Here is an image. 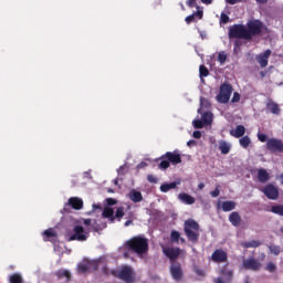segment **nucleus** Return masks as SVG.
Listing matches in <instances>:
<instances>
[{
	"label": "nucleus",
	"mask_w": 283,
	"mask_h": 283,
	"mask_svg": "<svg viewBox=\"0 0 283 283\" xmlns=\"http://www.w3.org/2000/svg\"><path fill=\"white\" fill-rule=\"evenodd\" d=\"M264 30V22L261 20H250L247 27L243 24H234L229 29V39H244L251 41L253 36H260Z\"/></svg>",
	"instance_id": "obj_1"
},
{
	"label": "nucleus",
	"mask_w": 283,
	"mask_h": 283,
	"mask_svg": "<svg viewBox=\"0 0 283 283\" xmlns=\"http://www.w3.org/2000/svg\"><path fill=\"white\" fill-rule=\"evenodd\" d=\"M124 248L138 258H145L149 253V240L143 235H136L126 241Z\"/></svg>",
	"instance_id": "obj_2"
},
{
	"label": "nucleus",
	"mask_w": 283,
	"mask_h": 283,
	"mask_svg": "<svg viewBox=\"0 0 283 283\" xmlns=\"http://www.w3.org/2000/svg\"><path fill=\"white\" fill-rule=\"evenodd\" d=\"M111 275L113 277H117V280H122L125 283H134L136 282V273H134V269L129 265H122L118 269L112 270Z\"/></svg>",
	"instance_id": "obj_3"
},
{
	"label": "nucleus",
	"mask_w": 283,
	"mask_h": 283,
	"mask_svg": "<svg viewBox=\"0 0 283 283\" xmlns=\"http://www.w3.org/2000/svg\"><path fill=\"white\" fill-rule=\"evenodd\" d=\"M159 160V169H169L170 165H180L182 163V156L180 155V150L176 149L174 151H167L164 154Z\"/></svg>",
	"instance_id": "obj_4"
},
{
	"label": "nucleus",
	"mask_w": 283,
	"mask_h": 283,
	"mask_svg": "<svg viewBox=\"0 0 283 283\" xmlns=\"http://www.w3.org/2000/svg\"><path fill=\"white\" fill-rule=\"evenodd\" d=\"M184 231L189 242L196 243L200 238V224L193 219H188L184 223Z\"/></svg>",
	"instance_id": "obj_5"
},
{
	"label": "nucleus",
	"mask_w": 283,
	"mask_h": 283,
	"mask_svg": "<svg viewBox=\"0 0 283 283\" xmlns=\"http://www.w3.org/2000/svg\"><path fill=\"white\" fill-rule=\"evenodd\" d=\"M90 238V232L85 231L83 226H75L73 228V234H71L67 239V242H85Z\"/></svg>",
	"instance_id": "obj_6"
},
{
	"label": "nucleus",
	"mask_w": 283,
	"mask_h": 283,
	"mask_svg": "<svg viewBox=\"0 0 283 283\" xmlns=\"http://www.w3.org/2000/svg\"><path fill=\"white\" fill-rule=\"evenodd\" d=\"M231 94H233V86L231 84H221L219 94L217 95L218 103H229Z\"/></svg>",
	"instance_id": "obj_7"
},
{
	"label": "nucleus",
	"mask_w": 283,
	"mask_h": 283,
	"mask_svg": "<svg viewBox=\"0 0 283 283\" xmlns=\"http://www.w3.org/2000/svg\"><path fill=\"white\" fill-rule=\"evenodd\" d=\"M170 275L175 282H182L185 279V271L180 262H172L169 266Z\"/></svg>",
	"instance_id": "obj_8"
},
{
	"label": "nucleus",
	"mask_w": 283,
	"mask_h": 283,
	"mask_svg": "<svg viewBox=\"0 0 283 283\" xmlns=\"http://www.w3.org/2000/svg\"><path fill=\"white\" fill-rule=\"evenodd\" d=\"M220 276L216 279V283H231L233 280V270H229L227 265H223L219 271Z\"/></svg>",
	"instance_id": "obj_9"
},
{
	"label": "nucleus",
	"mask_w": 283,
	"mask_h": 283,
	"mask_svg": "<svg viewBox=\"0 0 283 283\" xmlns=\"http://www.w3.org/2000/svg\"><path fill=\"white\" fill-rule=\"evenodd\" d=\"M261 191L269 200H277L280 198V190L273 184H268Z\"/></svg>",
	"instance_id": "obj_10"
},
{
	"label": "nucleus",
	"mask_w": 283,
	"mask_h": 283,
	"mask_svg": "<svg viewBox=\"0 0 283 283\" xmlns=\"http://www.w3.org/2000/svg\"><path fill=\"white\" fill-rule=\"evenodd\" d=\"M211 260L212 262H216V264H222L229 260V254L222 249H217L211 254Z\"/></svg>",
	"instance_id": "obj_11"
},
{
	"label": "nucleus",
	"mask_w": 283,
	"mask_h": 283,
	"mask_svg": "<svg viewBox=\"0 0 283 283\" xmlns=\"http://www.w3.org/2000/svg\"><path fill=\"white\" fill-rule=\"evenodd\" d=\"M163 252L170 260V262H178V258H180V248H163Z\"/></svg>",
	"instance_id": "obj_12"
},
{
	"label": "nucleus",
	"mask_w": 283,
	"mask_h": 283,
	"mask_svg": "<svg viewBox=\"0 0 283 283\" xmlns=\"http://www.w3.org/2000/svg\"><path fill=\"white\" fill-rule=\"evenodd\" d=\"M271 57V50H265L263 53L255 55V61L260 67H266L269 65V59Z\"/></svg>",
	"instance_id": "obj_13"
},
{
	"label": "nucleus",
	"mask_w": 283,
	"mask_h": 283,
	"mask_svg": "<svg viewBox=\"0 0 283 283\" xmlns=\"http://www.w3.org/2000/svg\"><path fill=\"white\" fill-rule=\"evenodd\" d=\"M261 264L255 259H247L243 261V269L245 271H260Z\"/></svg>",
	"instance_id": "obj_14"
},
{
	"label": "nucleus",
	"mask_w": 283,
	"mask_h": 283,
	"mask_svg": "<svg viewBox=\"0 0 283 283\" xmlns=\"http://www.w3.org/2000/svg\"><path fill=\"white\" fill-rule=\"evenodd\" d=\"M265 107L266 112H270V114H274L275 116H280L282 112L280 104L275 103L273 99H269Z\"/></svg>",
	"instance_id": "obj_15"
},
{
	"label": "nucleus",
	"mask_w": 283,
	"mask_h": 283,
	"mask_svg": "<svg viewBox=\"0 0 283 283\" xmlns=\"http://www.w3.org/2000/svg\"><path fill=\"white\" fill-rule=\"evenodd\" d=\"M54 275L57 280H65L66 283L72 282V273L69 270L60 269L54 273Z\"/></svg>",
	"instance_id": "obj_16"
},
{
	"label": "nucleus",
	"mask_w": 283,
	"mask_h": 283,
	"mask_svg": "<svg viewBox=\"0 0 283 283\" xmlns=\"http://www.w3.org/2000/svg\"><path fill=\"white\" fill-rule=\"evenodd\" d=\"M69 207H72V209H75L76 211L83 209V199L77 198V197L70 198Z\"/></svg>",
	"instance_id": "obj_17"
},
{
	"label": "nucleus",
	"mask_w": 283,
	"mask_h": 283,
	"mask_svg": "<svg viewBox=\"0 0 283 283\" xmlns=\"http://www.w3.org/2000/svg\"><path fill=\"white\" fill-rule=\"evenodd\" d=\"M128 198L132 200V202L135 203L143 202V192L136 189H132L128 193Z\"/></svg>",
	"instance_id": "obj_18"
},
{
	"label": "nucleus",
	"mask_w": 283,
	"mask_h": 283,
	"mask_svg": "<svg viewBox=\"0 0 283 283\" xmlns=\"http://www.w3.org/2000/svg\"><path fill=\"white\" fill-rule=\"evenodd\" d=\"M247 134V128L244 125H238L235 129L230 130V136H233V138H242Z\"/></svg>",
	"instance_id": "obj_19"
},
{
	"label": "nucleus",
	"mask_w": 283,
	"mask_h": 283,
	"mask_svg": "<svg viewBox=\"0 0 283 283\" xmlns=\"http://www.w3.org/2000/svg\"><path fill=\"white\" fill-rule=\"evenodd\" d=\"M258 180H259V182H262V184L269 182V180H271V175H269L266 169L260 168L258 170Z\"/></svg>",
	"instance_id": "obj_20"
},
{
	"label": "nucleus",
	"mask_w": 283,
	"mask_h": 283,
	"mask_svg": "<svg viewBox=\"0 0 283 283\" xmlns=\"http://www.w3.org/2000/svg\"><path fill=\"white\" fill-rule=\"evenodd\" d=\"M229 221L231 222L232 227H240V222H242V217L238 211L231 212L229 216Z\"/></svg>",
	"instance_id": "obj_21"
},
{
	"label": "nucleus",
	"mask_w": 283,
	"mask_h": 283,
	"mask_svg": "<svg viewBox=\"0 0 283 283\" xmlns=\"http://www.w3.org/2000/svg\"><path fill=\"white\" fill-rule=\"evenodd\" d=\"M179 200H181V202H185V205H195L196 203V198H193L191 195L188 193H179L178 196Z\"/></svg>",
	"instance_id": "obj_22"
},
{
	"label": "nucleus",
	"mask_w": 283,
	"mask_h": 283,
	"mask_svg": "<svg viewBox=\"0 0 283 283\" xmlns=\"http://www.w3.org/2000/svg\"><path fill=\"white\" fill-rule=\"evenodd\" d=\"M243 249H258V247H262V242L259 240L245 241L241 243Z\"/></svg>",
	"instance_id": "obj_23"
},
{
	"label": "nucleus",
	"mask_w": 283,
	"mask_h": 283,
	"mask_svg": "<svg viewBox=\"0 0 283 283\" xmlns=\"http://www.w3.org/2000/svg\"><path fill=\"white\" fill-rule=\"evenodd\" d=\"M238 203H235V201H223L221 203V209L222 211L229 212V211H233V209H235Z\"/></svg>",
	"instance_id": "obj_24"
},
{
	"label": "nucleus",
	"mask_w": 283,
	"mask_h": 283,
	"mask_svg": "<svg viewBox=\"0 0 283 283\" xmlns=\"http://www.w3.org/2000/svg\"><path fill=\"white\" fill-rule=\"evenodd\" d=\"M219 149L221 151V154H223L224 156H227V154H229V151H231V144L222 140L219 144Z\"/></svg>",
	"instance_id": "obj_25"
},
{
	"label": "nucleus",
	"mask_w": 283,
	"mask_h": 283,
	"mask_svg": "<svg viewBox=\"0 0 283 283\" xmlns=\"http://www.w3.org/2000/svg\"><path fill=\"white\" fill-rule=\"evenodd\" d=\"M201 120L203 122V125H211V123H213V114L211 112L203 113Z\"/></svg>",
	"instance_id": "obj_26"
},
{
	"label": "nucleus",
	"mask_w": 283,
	"mask_h": 283,
	"mask_svg": "<svg viewBox=\"0 0 283 283\" xmlns=\"http://www.w3.org/2000/svg\"><path fill=\"white\" fill-rule=\"evenodd\" d=\"M103 218H109L111 222H114L116 220V217H114V209L112 208H105L102 212Z\"/></svg>",
	"instance_id": "obj_27"
},
{
	"label": "nucleus",
	"mask_w": 283,
	"mask_h": 283,
	"mask_svg": "<svg viewBox=\"0 0 283 283\" xmlns=\"http://www.w3.org/2000/svg\"><path fill=\"white\" fill-rule=\"evenodd\" d=\"M9 283H23V276L20 273H13L9 276Z\"/></svg>",
	"instance_id": "obj_28"
},
{
	"label": "nucleus",
	"mask_w": 283,
	"mask_h": 283,
	"mask_svg": "<svg viewBox=\"0 0 283 283\" xmlns=\"http://www.w3.org/2000/svg\"><path fill=\"white\" fill-rule=\"evenodd\" d=\"M239 145H240L243 149H248V147L251 145V137H249V136L241 137V138L239 139Z\"/></svg>",
	"instance_id": "obj_29"
},
{
	"label": "nucleus",
	"mask_w": 283,
	"mask_h": 283,
	"mask_svg": "<svg viewBox=\"0 0 283 283\" xmlns=\"http://www.w3.org/2000/svg\"><path fill=\"white\" fill-rule=\"evenodd\" d=\"M44 242H48L50 238H56V231H54L52 228H49L48 230H44Z\"/></svg>",
	"instance_id": "obj_30"
},
{
	"label": "nucleus",
	"mask_w": 283,
	"mask_h": 283,
	"mask_svg": "<svg viewBox=\"0 0 283 283\" xmlns=\"http://www.w3.org/2000/svg\"><path fill=\"white\" fill-rule=\"evenodd\" d=\"M199 76H200L201 81H205V78H207V76H209V69H207V66H205V64H201L199 66Z\"/></svg>",
	"instance_id": "obj_31"
},
{
	"label": "nucleus",
	"mask_w": 283,
	"mask_h": 283,
	"mask_svg": "<svg viewBox=\"0 0 283 283\" xmlns=\"http://www.w3.org/2000/svg\"><path fill=\"white\" fill-rule=\"evenodd\" d=\"M170 189H176V182L164 184L160 186V191H163V193H167Z\"/></svg>",
	"instance_id": "obj_32"
},
{
	"label": "nucleus",
	"mask_w": 283,
	"mask_h": 283,
	"mask_svg": "<svg viewBox=\"0 0 283 283\" xmlns=\"http://www.w3.org/2000/svg\"><path fill=\"white\" fill-rule=\"evenodd\" d=\"M270 211L272 213H275L276 216H282L283 217V206L282 205L272 206Z\"/></svg>",
	"instance_id": "obj_33"
},
{
	"label": "nucleus",
	"mask_w": 283,
	"mask_h": 283,
	"mask_svg": "<svg viewBox=\"0 0 283 283\" xmlns=\"http://www.w3.org/2000/svg\"><path fill=\"white\" fill-rule=\"evenodd\" d=\"M170 241L178 244V242H180V232L172 230L170 233Z\"/></svg>",
	"instance_id": "obj_34"
},
{
	"label": "nucleus",
	"mask_w": 283,
	"mask_h": 283,
	"mask_svg": "<svg viewBox=\"0 0 283 283\" xmlns=\"http://www.w3.org/2000/svg\"><path fill=\"white\" fill-rule=\"evenodd\" d=\"M124 216H125V208L124 207L117 208L114 218H117L118 220H120V218H123Z\"/></svg>",
	"instance_id": "obj_35"
},
{
	"label": "nucleus",
	"mask_w": 283,
	"mask_h": 283,
	"mask_svg": "<svg viewBox=\"0 0 283 283\" xmlns=\"http://www.w3.org/2000/svg\"><path fill=\"white\" fill-rule=\"evenodd\" d=\"M192 125L195 127V129H202V127H205V122L202 119H195L192 122Z\"/></svg>",
	"instance_id": "obj_36"
},
{
	"label": "nucleus",
	"mask_w": 283,
	"mask_h": 283,
	"mask_svg": "<svg viewBox=\"0 0 283 283\" xmlns=\"http://www.w3.org/2000/svg\"><path fill=\"white\" fill-rule=\"evenodd\" d=\"M78 273H87L90 271V266L85 263H82L77 266Z\"/></svg>",
	"instance_id": "obj_37"
},
{
	"label": "nucleus",
	"mask_w": 283,
	"mask_h": 283,
	"mask_svg": "<svg viewBox=\"0 0 283 283\" xmlns=\"http://www.w3.org/2000/svg\"><path fill=\"white\" fill-rule=\"evenodd\" d=\"M266 271H269L270 273H275L276 269H277V265H275V263L273 262H269L266 264Z\"/></svg>",
	"instance_id": "obj_38"
},
{
	"label": "nucleus",
	"mask_w": 283,
	"mask_h": 283,
	"mask_svg": "<svg viewBox=\"0 0 283 283\" xmlns=\"http://www.w3.org/2000/svg\"><path fill=\"white\" fill-rule=\"evenodd\" d=\"M270 252L273 253V255H280V253H281L280 245H271L270 247Z\"/></svg>",
	"instance_id": "obj_39"
},
{
	"label": "nucleus",
	"mask_w": 283,
	"mask_h": 283,
	"mask_svg": "<svg viewBox=\"0 0 283 283\" xmlns=\"http://www.w3.org/2000/svg\"><path fill=\"white\" fill-rule=\"evenodd\" d=\"M258 139L260 140V143H268L269 142V136H266V134H264V133H259L258 134Z\"/></svg>",
	"instance_id": "obj_40"
},
{
	"label": "nucleus",
	"mask_w": 283,
	"mask_h": 283,
	"mask_svg": "<svg viewBox=\"0 0 283 283\" xmlns=\"http://www.w3.org/2000/svg\"><path fill=\"white\" fill-rule=\"evenodd\" d=\"M230 21V18L229 15H227V13L222 12L221 15H220V23H229Z\"/></svg>",
	"instance_id": "obj_41"
},
{
	"label": "nucleus",
	"mask_w": 283,
	"mask_h": 283,
	"mask_svg": "<svg viewBox=\"0 0 283 283\" xmlns=\"http://www.w3.org/2000/svg\"><path fill=\"white\" fill-rule=\"evenodd\" d=\"M210 196L212 198H218V196H220V185H217L216 189L213 191H210Z\"/></svg>",
	"instance_id": "obj_42"
},
{
	"label": "nucleus",
	"mask_w": 283,
	"mask_h": 283,
	"mask_svg": "<svg viewBox=\"0 0 283 283\" xmlns=\"http://www.w3.org/2000/svg\"><path fill=\"white\" fill-rule=\"evenodd\" d=\"M218 61L219 63H227V55L224 54V52H221L218 54Z\"/></svg>",
	"instance_id": "obj_43"
},
{
	"label": "nucleus",
	"mask_w": 283,
	"mask_h": 283,
	"mask_svg": "<svg viewBox=\"0 0 283 283\" xmlns=\"http://www.w3.org/2000/svg\"><path fill=\"white\" fill-rule=\"evenodd\" d=\"M186 23L189 25L190 23H193L196 21V14H190L188 17H186L185 19Z\"/></svg>",
	"instance_id": "obj_44"
},
{
	"label": "nucleus",
	"mask_w": 283,
	"mask_h": 283,
	"mask_svg": "<svg viewBox=\"0 0 283 283\" xmlns=\"http://www.w3.org/2000/svg\"><path fill=\"white\" fill-rule=\"evenodd\" d=\"M147 180H148V182H151L153 185H156V182H158V178H156V176H154V175H148Z\"/></svg>",
	"instance_id": "obj_45"
},
{
	"label": "nucleus",
	"mask_w": 283,
	"mask_h": 283,
	"mask_svg": "<svg viewBox=\"0 0 283 283\" xmlns=\"http://www.w3.org/2000/svg\"><path fill=\"white\" fill-rule=\"evenodd\" d=\"M231 102L232 103H240V93L234 92Z\"/></svg>",
	"instance_id": "obj_46"
},
{
	"label": "nucleus",
	"mask_w": 283,
	"mask_h": 283,
	"mask_svg": "<svg viewBox=\"0 0 283 283\" xmlns=\"http://www.w3.org/2000/svg\"><path fill=\"white\" fill-rule=\"evenodd\" d=\"M186 3L188 8H199L196 0H188Z\"/></svg>",
	"instance_id": "obj_47"
},
{
	"label": "nucleus",
	"mask_w": 283,
	"mask_h": 283,
	"mask_svg": "<svg viewBox=\"0 0 283 283\" xmlns=\"http://www.w3.org/2000/svg\"><path fill=\"white\" fill-rule=\"evenodd\" d=\"M117 174L119 176H125V165L120 166L118 169H117Z\"/></svg>",
	"instance_id": "obj_48"
},
{
	"label": "nucleus",
	"mask_w": 283,
	"mask_h": 283,
	"mask_svg": "<svg viewBox=\"0 0 283 283\" xmlns=\"http://www.w3.org/2000/svg\"><path fill=\"white\" fill-rule=\"evenodd\" d=\"M192 136H193V138H202V133L200 132V130H195L193 133H192Z\"/></svg>",
	"instance_id": "obj_49"
},
{
	"label": "nucleus",
	"mask_w": 283,
	"mask_h": 283,
	"mask_svg": "<svg viewBox=\"0 0 283 283\" xmlns=\"http://www.w3.org/2000/svg\"><path fill=\"white\" fill-rule=\"evenodd\" d=\"M106 202H107V205H109V207H113V205H116V199H114V198H107V199H106Z\"/></svg>",
	"instance_id": "obj_50"
},
{
	"label": "nucleus",
	"mask_w": 283,
	"mask_h": 283,
	"mask_svg": "<svg viewBox=\"0 0 283 283\" xmlns=\"http://www.w3.org/2000/svg\"><path fill=\"white\" fill-rule=\"evenodd\" d=\"M195 17H198V19H202L205 12L202 10H198L197 12L193 13Z\"/></svg>",
	"instance_id": "obj_51"
},
{
	"label": "nucleus",
	"mask_w": 283,
	"mask_h": 283,
	"mask_svg": "<svg viewBox=\"0 0 283 283\" xmlns=\"http://www.w3.org/2000/svg\"><path fill=\"white\" fill-rule=\"evenodd\" d=\"M230 6H235V3H242V0H226Z\"/></svg>",
	"instance_id": "obj_52"
},
{
	"label": "nucleus",
	"mask_w": 283,
	"mask_h": 283,
	"mask_svg": "<svg viewBox=\"0 0 283 283\" xmlns=\"http://www.w3.org/2000/svg\"><path fill=\"white\" fill-rule=\"evenodd\" d=\"M145 167H147V163L142 161L137 165V169H145Z\"/></svg>",
	"instance_id": "obj_53"
},
{
	"label": "nucleus",
	"mask_w": 283,
	"mask_h": 283,
	"mask_svg": "<svg viewBox=\"0 0 283 283\" xmlns=\"http://www.w3.org/2000/svg\"><path fill=\"white\" fill-rule=\"evenodd\" d=\"M201 3H205L206 6H211L213 3V0H200Z\"/></svg>",
	"instance_id": "obj_54"
},
{
	"label": "nucleus",
	"mask_w": 283,
	"mask_h": 283,
	"mask_svg": "<svg viewBox=\"0 0 283 283\" xmlns=\"http://www.w3.org/2000/svg\"><path fill=\"white\" fill-rule=\"evenodd\" d=\"M85 227H90L92 224V219H84Z\"/></svg>",
	"instance_id": "obj_55"
},
{
	"label": "nucleus",
	"mask_w": 283,
	"mask_h": 283,
	"mask_svg": "<svg viewBox=\"0 0 283 283\" xmlns=\"http://www.w3.org/2000/svg\"><path fill=\"white\" fill-rule=\"evenodd\" d=\"M207 102V98L201 97L200 98V106L202 107Z\"/></svg>",
	"instance_id": "obj_56"
},
{
	"label": "nucleus",
	"mask_w": 283,
	"mask_h": 283,
	"mask_svg": "<svg viewBox=\"0 0 283 283\" xmlns=\"http://www.w3.org/2000/svg\"><path fill=\"white\" fill-rule=\"evenodd\" d=\"M129 224H134V221L127 220V221L124 223V227H129Z\"/></svg>",
	"instance_id": "obj_57"
},
{
	"label": "nucleus",
	"mask_w": 283,
	"mask_h": 283,
	"mask_svg": "<svg viewBox=\"0 0 283 283\" xmlns=\"http://www.w3.org/2000/svg\"><path fill=\"white\" fill-rule=\"evenodd\" d=\"M256 3H261V4H264V3H269V0H255Z\"/></svg>",
	"instance_id": "obj_58"
},
{
	"label": "nucleus",
	"mask_w": 283,
	"mask_h": 283,
	"mask_svg": "<svg viewBox=\"0 0 283 283\" xmlns=\"http://www.w3.org/2000/svg\"><path fill=\"white\" fill-rule=\"evenodd\" d=\"M260 76H261V78H264V76H266V71H261Z\"/></svg>",
	"instance_id": "obj_59"
},
{
	"label": "nucleus",
	"mask_w": 283,
	"mask_h": 283,
	"mask_svg": "<svg viewBox=\"0 0 283 283\" xmlns=\"http://www.w3.org/2000/svg\"><path fill=\"white\" fill-rule=\"evenodd\" d=\"M93 209L96 210V209H103V208L99 205L94 203Z\"/></svg>",
	"instance_id": "obj_60"
},
{
	"label": "nucleus",
	"mask_w": 283,
	"mask_h": 283,
	"mask_svg": "<svg viewBox=\"0 0 283 283\" xmlns=\"http://www.w3.org/2000/svg\"><path fill=\"white\" fill-rule=\"evenodd\" d=\"M198 189H200V190L205 189V184L200 182V184L198 185Z\"/></svg>",
	"instance_id": "obj_61"
},
{
	"label": "nucleus",
	"mask_w": 283,
	"mask_h": 283,
	"mask_svg": "<svg viewBox=\"0 0 283 283\" xmlns=\"http://www.w3.org/2000/svg\"><path fill=\"white\" fill-rule=\"evenodd\" d=\"M195 144H196L195 140H189V142L187 143L188 147H191V145H195Z\"/></svg>",
	"instance_id": "obj_62"
},
{
	"label": "nucleus",
	"mask_w": 283,
	"mask_h": 283,
	"mask_svg": "<svg viewBox=\"0 0 283 283\" xmlns=\"http://www.w3.org/2000/svg\"><path fill=\"white\" fill-rule=\"evenodd\" d=\"M281 185H283V172L280 175Z\"/></svg>",
	"instance_id": "obj_63"
},
{
	"label": "nucleus",
	"mask_w": 283,
	"mask_h": 283,
	"mask_svg": "<svg viewBox=\"0 0 283 283\" xmlns=\"http://www.w3.org/2000/svg\"><path fill=\"white\" fill-rule=\"evenodd\" d=\"M179 241H181L182 244H185V242H186L185 238H180V237H179Z\"/></svg>",
	"instance_id": "obj_64"
}]
</instances>
